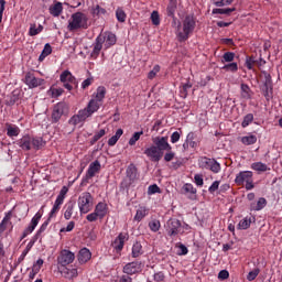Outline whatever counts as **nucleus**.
Instances as JSON below:
<instances>
[{"label": "nucleus", "mask_w": 282, "mask_h": 282, "mask_svg": "<svg viewBox=\"0 0 282 282\" xmlns=\"http://www.w3.org/2000/svg\"><path fill=\"white\" fill-rule=\"evenodd\" d=\"M186 140L192 149H197L199 147V142H202L195 132H189Z\"/></svg>", "instance_id": "obj_23"}, {"label": "nucleus", "mask_w": 282, "mask_h": 282, "mask_svg": "<svg viewBox=\"0 0 282 282\" xmlns=\"http://www.w3.org/2000/svg\"><path fill=\"white\" fill-rule=\"evenodd\" d=\"M89 28V18L83 12L73 13L68 21L67 30L76 32V30H87Z\"/></svg>", "instance_id": "obj_3"}, {"label": "nucleus", "mask_w": 282, "mask_h": 282, "mask_svg": "<svg viewBox=\"0 0 282 282\" xmlns=\"http://www.w3.org/2000/svg\"><path fill=\"white\" fill-rule=\"evenodd\" d=\"M41 32H43V25L40 24L36 28V24H31L30 31H29L30 36H36V34H41Z\"/></svg>", "instance_id": "obj_44"}, {"label": "nucleus", "mask_w": 282, "mask_h": 282, "mask_svg": "<svg viewBox=\"0 0 282 282\" xmlns=\"http://www.w3.org/2000/svg\"><path fill=\"white\" fill-rule=\"evenodd\" d=\"M68 191H69V188H67V186H63L58 196H57V199H59L62 202H65V196L67 195Z\"/></svg>", "instance_id": "obj_60"}, {"label": "nucleus", "mask_w": 282, "mask_h": 282, "mask_svg": "<svg viewBox=\"0 0 282 282\" xmlns=\"http://www.w3.org/2000/svg\"><path fill=\"white\" fill-rule=\"evenodd\" d=\"M175 10H177V1L171 0L166 9L167 17H175Z\"/></svg>", "instance_id": "obj_33"}, {"label": "nucleus", "mask_w": 282, "mask_h": 282, "mask_svg": "<svg viewBox=\"0 0 282 282\" xmlns=\"http://www.w3.org/2000/svg\"><path fill=\"white\" fill-rule=\"evenodd\" d=\"M165 228L170 237H177V235H180V230H182V221L177 218H171L167 220Z\"/></svg>", "instance_id": "obj_9"}, {"label": "nucleus", "mask_w": 282, "mask_h": 282, "mask_svg": "<svg viewBox=\"0 0 282 282\" xmlns=\"http://www.w3.org/2000/svg\"><path fill=\"white\" fill-rule=\"evenodd\" d=\"M197 26V22L195 21L194 15H186L181 25H178V30L176 36L178 41L182 43L184 41H188V36L193 32H195V28Z\"/></svg>", "instance_id": "obj_2"}, {"label": "nucleus", "mask_w": 282, "mask_h": 282, "mask_svg": "<svg viewBox=\"0 0 282 282\" xmlns=\"http://www.w3.org/2000/svg\"><path fill=\"white\" fill-rule=\"evenodd\" d=\"M180 138H182V133L181 132H173L171 135V142L172 144H176V142H180Z\"/></svg>", "instance_id": "obj_63"}, {"label": "nucleus", "mask_w": 282, "mask_h": 282, "mask_svg": "<svg viewBox=\"0 0 282 282\" xmlns=\"http://www.w3.org/2000/svg\"><path fill=\"white\" fill-rule=\"evenodd\" d=\"M59 80L61 83L64 84L65 89H67L68 91H72V89H74V83H76V77H74V75H72V72L69 70H64L61 76H59Z\"/></svg>", "instance_id": "obj_13"}, {"label": "nucleus", "mask_w": 282, "mask_h": 282, "mask_svg": "<svg viewBox=\"0 0 282 282\" xmlns=\"http://www.w3.org/2000/svg\"><path fill=\"white\" fill-rule=\"evenodd\" d=\"M235 61V53L234 52H226L223 55V63H232Z\"/></svg>", "instance_id": "obj_51"}, {"label": "nucleus", "mask_w": 282, "mask_h": 282, "mask_svg": "<svg viewBox=\"0 0 282 282\" xmlns=\"http://www.w3.org/2000/svg\"><path fill=\"white\" fill-rule=\"evenodd\" d=\"M191 87H193V84H189V82L183 85V88L181 89V94L184 98L188 96V89H191Z\"/></svg>", "instance_id": "obj_57"}, {"label": "nucleus", "mask_w": 282, "mask_h": 282, "mask_svg": "<svg viewBox=\"0 0 282 282\" xmlns=\"http://www.w3.org/2000/svg\"><path fill=\"white\" fill-rule=\"evenodd\" d=\"M145 215H148L147 208L140 207L134 216V221H142Z\"/></svg>", "instance_id": "obj_43"}, {"label": "nucleus", "mask_w": 282, "mask_h": 282, "mask_svg": "<svg viewBox=\"0 0 282 282\" xmlns=\"http://www.w3.org/2000/svg\"><path fill=\"white\" fill-rule=\"evenodd\" d=\"M142 256V243L135 242L132 246V257L133 259H138V257Z\"/></svg>", "instance_id": "obj_34"}, {"label": "nucleus", "mask_w": 282, "mask_h": 282, "mask_svg": "<svg viewBox=\"0 0 282 282\" xmlns=\"http://www.w3.org/2000/svg\"><path fill=\"white\" fill-rule=\"evenodd\" d=\"M194 182L196 186H204V176L202 174H195Z\"/></svg>", "instance_id": "obj_58"}, {"label": "nucleus", "mask_w": 282, "mask_h": 282, "mask_svg": "<svg viewBox=\"0 0 282 282\" xmlns=\"http://www.w3.org/2000/svg\"><path fill=\"white\" fill-rule=\"evenodd\" d=\"M25 84L31 88L41 87V85H43V79L36 78L32 73H26Z\"/></svg>", "instance_id": "obj_20"}, {"label": "nucleus", "mask_w": 282, "mask_h": 282, "mask_svg": "<svg viewBox=\"0 0 282 282\" xmlns=\"http://www.w3.org/2000/svg\"><path fill=\"white\" fill-rule=\"evenodd\" d=\"M240 142H242V144H245L246 147H250L251 144H257V135L249 134V135L242 137L240 139Z\"/></svg>", "instance_id": "obj_30"}, {"label": "nucleus", "mask_w": 282, "mask_h": 282, "mask_svg": "<svg viewBox=\"0 0 282 282\" xmlns=\"http://www.w3.org/2000/svg\"><path fill=\"white\" fill-rule=\"evenodd\" d=\"M18 145L22 151H31V149L39 151L43 147V139L24 135L18 140Z\"/></svg>", "instance_id": "obj_4"}, {"label": "nucleus", "mask_w": 282, "mask_h": 282, "mask_svg": "<svg viewBox=\"0 0 282 282\" xmlns=\"http://www.w3.org/2000/svg\"><path fill=\"white\" fill-rule=\"evenodd\" d=\"M251 169L258 173H265V171H268V165L262 162H256L251 164Z\"/></svg>", "instance_id": "obj_32"}, {"label": "nucleus", "mask_w": 282, "mask_h": 282, "mask_svg": "<svg viewBox=\"0 0 282 282\" xmlns=\"http://www.w3.org/2000/svg\"><path fill=\"white\" fill-rule=\"evenodd\" d=\"M253 120H254V115H252V113L246 115L241 122L242 129H246V127H249L250 124H252Z\"/></svg>", "instance_id": "obj_39"}, {"label": "nucleus", "mask_w": 282, "mask_h": 282, "mask_svg": "<svg viewBox=\"0 0 282 282\" xmlns=\"http://www.w3.org/2000/svg\"><path fill=\"white\" fill-rule=\"evenodd\" d=\"M264 76V84L262 87L263 96L267 100H270L272 98V76L268 72H262Z\"/></svg>", "instance_id": "obj_10"}, {"label": "nucleus", "mask_w": 282, "mask_h": 282, "mask_svg": "<svg viewBox=\"0 0 282 282\" xmlns=\"http://www.w3.org/2000/svg\"><path fill=\"white\" fill-rule=\"evenodd\" d=\"M67 109V104L65 102H58L54 106L53 112H52V122H58L61 118H63V113H65V110Z\"/></svg>", "instance_id": "obj_14"}, {"label": "nucleus", "mask_w": 282, "mask_h": 282, "mask_svg": "<svg viewBox=\"0 0 282 282\" xmlns=\"http://www.w3.org/2000/svg\"><path fill=\"white\" fill-rule=\"evenodd\" d=\"M64 91L63 88L51 87L48 94L52 98H58V96H63Z\"/></svg>", "instance_id": "obj_46"}, {"label": "nucleus", "mask_w": 282, "mask_h": 282, "mask_svg": "<svg viewBox=\"0 0 282 282\" xmlns=\"http://www.w3.org/2000/svg\"><path fill=\"white\" fill-rule=\"evenodd\" d=\"M252 171H242L236 175L235 184L237 186H245L246 191H252L254 188V180Z\"/></svg>", "instance_id": "obj_5"}, {"label": "nucleus", "mask_w": 282, "mask_h": 282, "mask_svg": "<svg viewBox=\"0 0 282 282\" xmlns=\"http://www.w3.org/2000/svg\"><path fill=\"white\" fill-rule=\"evenodd\" d=\"M48 10L52 17H61V13L63 12V3L57 2L54 6L50 7Z\"/></svg>", "instance_id": "obj_27"}, {"label": "nucleus", "mask_w": 282, "mask_h": 282, "mask_svg": "<svg viewBox=\"0 0 282 282\" xmlns=\"http://www.w3.org/2000/svg\"><path fill=\"white\" fill-rule=\"evenodd\" d=\"M128 240H129V234L121 232L112 242V248H115V250H118L120 252V250L124 248V241H128Z\"/></svg>", "instance_id": "obj_19"}, {"label": "nucleus", "mask_w": 282, "mask_h": 282, "mask_svg": "<svg viewBox=\"0 0 282 282\" xmlns=\"http://www.w3.org/2000/svg\"><path fill=\"white\" fill-rule=\"evenodd\" d=\"M107 135V130L101 129L98 132L95 133V135L90 140V144H96L100 138H105Z\"/></svg>", "instance_id": "obj_38"}, {"label": "nucleus", "mask_w": 282, "mask_h": 282, "mask_svg": "<svg viewBox=\"0 0 282 282\" xmlns=\"http://www.w3.org/2000/svg\"><path fill=\"white\" fill-rule=\"evenodd\" d=\"M21 133V129L17 126L8 124L7 126V135L9 138H17Z\"/></svg>", "instance_id": "obj_28"}, {"label": "nucleus", "mask_w": 282, "mask_h": 282, "mask_svg": "<svg viewBox=\"0 0 282 282\" xmlns=\"http://www.w3.org/2000/svg\"><path fill=\"white\" fill-rule=\"evenodd\" d=\"M32 246H34V242H29L26 248L23 250V252L21 253V256L18 259V262L21 263L22 261L25 260V257H28V253L30 252V250H32Z\"/></svg>", "instance_id": "obj_45"}, {"label": "nucleus", "mask_w": 282, "mask_h": 282, "mask_svg": "<svg viewBox=\"0 0 282 282\" xmlns=\"http://www.w3.org/2000/svg\"><path fill=\"white\" fill-rule=\"evenodd\" d=\"M151 21L153 25H160V13L158 11L151 13Z\"/></svg>", "instance_id": "obj_55"}, {"label": "nucleus", "mask_w": 282, "mask_h": 282, "mask_svg": "<svg viewBox=\"0 0 282 282\" xmlns=\"http://www.w3.org/2000/svg\"><path fill=\"white\" fill-rule=\"evenodd\" d=\"M268 206V200L264 197H260L257 204H251V210H263Z\"/></svg>", "instance_id": "obj_26"}, {"label": "nucleus", "mask_w": 282, "mask_h": 282, "mask_svg": "<svg viewBox=\"0 0 282 282\" xmlns=\"http://www.w3.org/2000/svg\"><path fill=\"white\" fill-rule=\"evenodd\" d=\"M76 260V254L67 249H63L57 257L58 268L70 265Z\"/></svg>", "instance_id": "obj_7"}, {"label": "nucleus", "mask_w": 282, "mask_h": 282, "mask_svg": "<svg viewBox=\"0 0 282 282\" xmlns=\"http://www.w3.org/2000/svg\"><path fill=\"white\" fill-rule=\"evenodd\" d=\"M102 45H105V39H102V34L98 35L93 44V52L90 53L91 58L96 59L100 56V52L102 51Z\"/></svg>", "instance_id": "obj_16"}, {"label": "nucleus", "mask_w": 282, "mask_h": 282, "mask_svg": "<svg viewBox=\"0 0 282 282\" xmlns=\"http://www.w3.org/2000/svg\"><path fill=\"white\" fill-rule=\"evenodd\" d=\"M250 224H252V220L250 218H243L238 224V230H248L250 228Z\"/></svg>", "instance_id": "obj_42"}, {"label": "nucleus", "mask_w": 282, "mask_h": 282, "mask_svg": "<svg viewBox=\"0 0 282 282\" xmlns=\"http://www.w3.org/2000/svg\"><path fill=\"white\" fill-rule=\"evenodd\" d=\"M241 98H245V100H250L252 98V90L250 89V86L248 84H241Z\"/></svg>", "instance_id": "obj_25"}, {"label": "nucleus", "mask_w": 282, "mask_h": 282, "mask_svg": "<svg viewBox=\"0 0 282 282\" xmlns=\"http://www.w3.org/2000/svg\"><path fill=\"white\" fill-rule=\"evenodd\" d=\"M116 18L119 23H124V21H127V13H124V10L118 8L116 11Z\"/></svg>", "instance_id": "obj_47"}, {"label": "nucleus", "mask_w": 282, "mask_h": 282, "mask_svg": "<svg viewBox=\"0 0 282 282\" xmlns=\"http://www.w3.org/2000/svg\"><path fill=\"white\" fill-rule=\"evenodd\" d=\"M158 74H160V65H155L153 67V69L149 72L148 78L150 80H153L155 78V76H158Z\"/></svg>", "instance_id": "obj_52"}, {"label": "nucleus", "mask_w": 282, "mask_h": 282, "mask_svg": "<svg viewBox=\"0 0 282 282\" xmlns=\"http://www.w3.org/2000/svg\"><path fill=\"white\" fill-rule=\"evenodd\" d=\"M183 192L186 194V195H197V188H194L193 184L191 183H186L183 185Z\"/></svg>", "instance_id": "obj_37"}, {"label": "nucleus", "mask_w": 282, "mask_h": 282, "mask_svg": "<svg viewBox=\"0 0 282 282\" xmlns=\"http://www.w3.org/2000/svg\"><path fill=\"white\" fill-rule=\"evenodd\" d=\"M95 212L99 216V219H104L107 216V204L104 202H100L96 205Z\"/></svg>", "instance_id": "obj_24"}, {"label": "nucleus", "mask_w": 282, "mask_h": 282, "mask_svg": "<svg viewBox=\"0 0 282 282\" xmlns=\"http://www.w3.org/2000/svg\"><path fill=\"white\" fill-rule=\"evenodd\" d=\"M142 135H144V131H142V130L139 131V132H134V133L132 134V137L130 138L128 144H129L130 147H135V142H138V140H140V137H142Z\"/></svg>", "instance_id": "obj_40"}, {"label": "nucleus", "mask_w": 282, "mask_h": 282, "mask_svg": "<svg viewBox=\"0 0 282 282\" xmlns=\"http://www.w3.org/2000/svg\"><path fill=\"white\" fill-rule=\"evenodd\" d=\"M199 166L202 169H206L207 171H212V173H219V171H221V164H219L217 160L208 159L206 156L200 158Z\"/></svg>", "instance_id": "obj_8"}, {"label": "nucleus", "mask_w": 282, "mask_h": 282, "mask_svg": "<svg viewBox=\"0 0 282 282\" xmlns=\"http://www.w3.org/2000/svg\"><path fill=\"white\" fill-rule=\"evenodd\" d=\"M176 248H178V250H177L178 257H183L184 254H188V248H186V246H184L183 243L177 245Z\"/></svg>", "instance_id": "obj_54"}, {"label": "nucleus", "mask_w": 282, "mask_h": 282, "mask_svg": "<svg viewBox=\"0 0 282 282\" xmlns=\"http://www.w3.org/2000/svg\"><path fill=\"white\" fill-rule=\"evenodd\" d=\"M74 203L66 204V210L64 213V219H72V215H74Z\"/></svg>", "instance_id": "obj_36"}, {"label": "nucleus", "mask_w": 282, "mask_h": 282, "mask_svg": "<svg viewBox=\"0 0 282 282\" xmlns=\"http://www.w3.org/2000/svg\"><path fill=\"white\" fill-rule=\"evenodd\" d=\"M160 220H151L149 223V228L152 232H158V230H160Z\"/></svg>", "instance_id": "obj_53"}, {"label": "nucleus", "mask_w": 282, "mask_h": 282, "mask_svg": "<svg viewBox=\"0 0 282 282\" xmlns=\"http://www.w3.org/2000/svg\"><path fill=\"white\" fill-rule=\"evenodd\" d=\"M86 219L87 221H98V219H100V216L96 212H94L87 215Z\"/></svg>", "instance_id": "obj_64"}, {"label": "nucleus", "mask_w": 282, "mask_h": 282, "mask_svg": "<svg viewBox=\"0 0 282 282\" xmlns=\"http://www.w3.org/2000/svg\"><path fill=\"white\" fill-rule=\"evenodd\" d=\"M165 151H166V153H165V155H164V161H165V162H172V160L175 159V152H173V149H171V150H165Z\"/></svg>", "instance_id": "obj_56"}, {"label": "nucleus", "mask_w": 282, "mask_h": 282, "mask_svg": "<svg viewBox=\"0 0 282 282\" xmlns=\"http://www.w3.org/2000/svg\"><path fill=\"white\" fill-rule=\"evenodd\" d=\"M105 96H107V88H105V86H99L96 90L95 98L90 99L88 105L84 109H80L77 115H74L69 119L68 124L76 127L77 124H80V122H85L87 118H91V116L100 109Z\"/></svg>", "instance_id": "obj_1"}, {"label": "nucleus", "mask_w": 282, "mask_h": 282, "mask_svg": "<svg viewBox=\"0 0 282 282\" xmlns=\"http://www.w3.org/2000/svg\"><path fill=\"white\" fill-rule=\"evenodd\" d=\"M35 228H36V227L31 224V225L23 231L21 239H25V237H28V235H32V232H34V229H35Z\"/></svg>", "instance_id": "obj_62"}, {"label": "nucleus", "mask_w": 282, "mask_h": 282, "mask_svg": "<svg viewBox=\"0 0 282 282\" xmlns=\"http://www.w3.org/2000/svg\"><path fill=\"white\" fill-rule=\"evenodd\" d=\"M142 270V263L140 261L129 262L123 267V273L133 275L140 273Z\"/></svg>", "instance_id": "obj_15"}, {"label": "nucleus", "mask_w": 282, "mask_h": 282, "mask_svg": "<svg viewBox=\"0 0 282 282\" xmlns=\"http://www.w3.org/2000/svg\"><path fill=\"white\" fill-rule=\"evenodd\" d=\"M235 8H227V9H214L213 14H227L230 15L231 12H235Z\"/></svg>", "instance_id": "obj_48"}, {"label": "nucleus", "mask_w": 282, "mask_h": 282, "mask_svg": "<svg viewBox=\"0 0 282 282\" xmlns=\"http://www.w3.org/2000/svg\"><path fill=\"white\" fill-rule=\"evenodd\" d=\"M91 14L93 17H100V14H107V10L100 7V4H96L91 8Z\"/></svg>", "instance_id": "obj_35"}, {"label": "nucleus", "mask_w": 282, "mask_h": 282, "mask_svg": "<svg viewBox=\"0 0 282 282\" xmlns=\"http://www.w3.org/2000/svg\"><path fill=\"white\" fill-rule=\"evenodd\" d=\"M261 272V269L256 268L252 271H250L247 275V281H254V279H257V276H259Z\"/></svg>", "instance_id": "obj_49"}, {"label": "nucleus", "mask_w": 282, "mask_h": 282, "mask_svg": "<svg viewBox=\"0 0 282 282\" xmlns=\"http://www.w3.org/2000/svg\"><path fill=\"white\" fill-rule=\"evenodd\" d=\"M102 39H104V47L105 50H109V47H112V45H116L117 43V37L116 34L108 32L105 34H101Z\"/></svg>", "instance_id": "obj_21"}, {"label": "nucleus", "mask_w": 282, "mask_h": 282, "mask_svg": "<svg viewBox=\"0 0 282 282\" xmlns=\"http://www.w3.org/2000/svg\"><path fill=\"white\" fill-rule=\"evenodd\" d=\"M63 202L64 200L56 198L54 206L50 213V217H54L56 215V213H58L61 210V206H63Z\"/></svg>", "instance_id": "obj_41"}, {"label": "nucleus", "mask_w": 282, "mask_h": 282, "mask_svg": "<svg viewBox=\"0 0 282 282\" xmlns=\"http://www.w3.org/2000/svg\"><path fill=\"white\" fill-rule=\"evenodd\" d=\"M41 217H43V214L37 212L35 216L32 218L31 225H33L36 228V226H39V221H41Z\"/></svg>", "instance_id": "obj_59"}, {"label": "nucleus", "mask_w": 282, "mask_h": 282, "mask_svg": "<svg viewBox=\"0 0 282 282\" xmlns=\"http://www.w3.org/2000/svg\"><path fill=\"white\" fill-rule=\"evenodd\" d=\"M78 208L82 215H87L94 208V196H91V193L84 192L78 197Z\"/></svg>", "instance_id": "obj_6"}, {"label": "nucleus", "mask_w": 282, "mask_h": 282, "mask_svg": "<svg viewBox=\"0 0 282 282\" xmlns=\"http://www.w3.org/2000/svg\"><path fill=\"white\" fill-rule=\"evenodd\" d=\"M155 193H160V186L156 184L150 185L148 188V195H155Z\"/></svg>", "instance_id": "obj_61"}, {"label": "nucleus", "mask_w": 282, "mask_h": 282, "mask_svg": "<svg viewBox=\"0 0 282 282\" xmlns=\"http://www.w3.org/2000/svg\"><path fill=\"white\" fill-rule=\"evenodd\" d=\"M100 161L96 160L89 164V167L86 173V180H91V177H96L97 173H100Z\"/></svg>", "instance_id": "obj_18"}, {"label": "nucleus", "mask_w": 282, "mask_h": 282, "mask_svg": "<svg viewBox=\"0 0 282 282\" xmlns=\"http://www.w3.org/2000/svg\"><path fill=\"white\" fill-rule=\"evenodd\" d=\"M10 219H12V213H8L4 218L2 219L0 224V235L2 232H6V229L8 228V224H10Z\"/></svg>", "instance_id": "obj_31"}, {"label": "nucleus", "mask_w": 282, "mask_h": 282, "mask_svg": "<svg viewBox=\"0 0 282 282\" xmlns=\"http://www.w3.org/2000/svg\"><path fill=\"white\" fill-rule=\"evenodd\" d=\"M223 69L225 72H232V73H235V72H238L239 66L237 65V63L232 62V63H229V64L225 65L223 67Z\"/></svg>", "instance_id": "obj_50"}, {"label": "nucleus", "mask_w": 282, "mask_h": 282, "mask_svg": "<svg viewBox=\"0 0 282 282\" xmlns=\"http://www.w3.org/2000/svg\"><path fill=\"white\" fill-rule=\"evenodd\" d=\"M144 155L151 160V162H160L164 155L153 143L144 150Z\"/></svg>", "instance_id": "obj_12"}, {"label": "nucleus", "mask_w": 282, "mask_h": 282, "mask_svg": "<svg viewBox=\"0 0 282 282\" xmlns=\"http://www.w3.org/2000/svg\"><path fill=\"white\" fill-rule=\"evenodd\" d=\"M78 262L83 265L84 263H87L91 259V251L87 248H83L77 256Z\"/></svg>", "instance_id": "obj_22"}, {"label": "nucleus", "mask_w": 282, "mask_h": 282, "mask_svg": "<svg viewBox=\"0 0 282 282\" xmlns=\"http://www.w3.org/2000/svg\"><path fill=\"white\" fill-rule=\"evenodd\" d=\"M152 142L163 155L164 151H171L173 149L171 143H169V137H155L152 139Z\"/></svg>", "instance_id": "obj_11"}, {"label": "nucleus", "mask_w": 282, "mask_h": 282, "mask_svg": "<svg viewBox=\"0 0 282 282\" xmlns=\"http://www.w3.org/2000/svg\"><path fill=\"white\" fill-rule=\"evenodd\" d=\"M58 272L64 276V279H68L72 281V279H76L78 276V269L76 268H69V267H57Z\"/></svg>", "instance_id": "obj_17"}, {"label": "nucleus", "mask_w": 282, "mask_h": 282, "mask_svg": "<svg viewBox=\"0 0 282 282\" xmlns=\"http://www.w3.org/2000/svg\"><path fill=\"white\" fill-rule=\"evenodd\" d=\"M124 133V131L122 129H118L116 131V134L112 135L109 140H108V145L109 147H116L118 140H120V138H122V134Z\"/></svg>", "instance_id": "obj_29"}]
</instances>
